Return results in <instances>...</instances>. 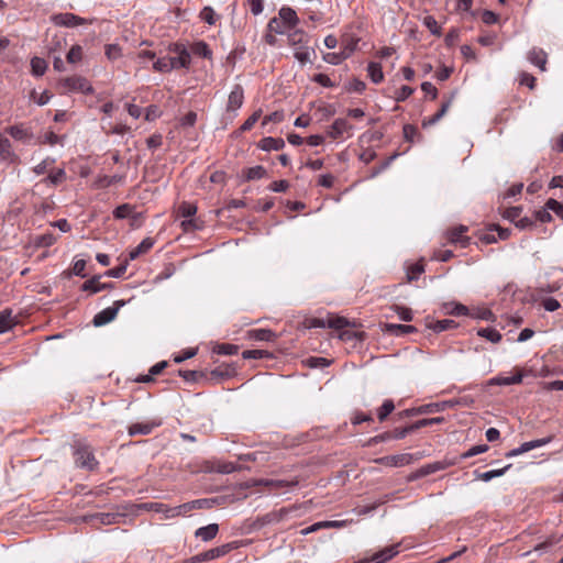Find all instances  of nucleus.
<instances>
[{"instance_id": "58", "label": "nucleus", "mask_w": 563, "mask_h": 563, "mask_svg": "<svg viewBox=\"0 0 563 563\" xmlns=\"http://www.w3.org/2000/svg\"><path fill=\"white\" fill-rule=\"evenodd\" d=\"M398 156L397 153L393 154L390 157H388L384 163H382L378 167H374L371 170L369 178H375L377 175H379L383 170H385L390 163Z\"/></svg>"}, {"instance_id": "34", "label": "nucleus", "mask_w": 563, "mask_h": 563, "mask_svg": "<svg viewBox=\"0 0 563 563\" xmlns=\"http://www.w3.org/2000/svg\"><path fill=\"white\" fill-rule=\"evenodd\" d=\"M288 43L297 48L303 46L307 43V34L301 30H295L288 34Z\"/></svg>"}, {"instance_id": "11", "label": "nucleus", "mask_w": 563, "mask_h": 563, "mask_svg": "<svg viewBox=\"0 0 563 563\" xmlns=\"http://www.w3.org/2000/svg\"><path fill=\"white\" fill-rule=\"evenodd\" d=\"M161 420H152V421H144V422H135L132 423L129 427V434L131 437L139 435V434H150L155 428L161 426Z\"/></svg>"}, {"instance_id": "25", "label": "nucleus", "mask_w": 563, "mask_h": 563, "mask_svg": "<svg viewBox=\"0 0 563 563\" xmlns=\"http://www.w3.org/2000/svg\"><path fill=\"white\" fill-rule=\"evenodd\" d=\"M384 329L386 332L397 335V336L405 335L407 333H413L417 331V329L413 325L395 324V323H386Z\"/></svg>"}, {"instance_id": "23", "label": "nucleus", "mask_w": 563, "mask_h": 563, "mask_svg": "<svg viewBox=\"0 0 563 563\" xmlns=\"http://www.w3.org/2000/svg\"><path fill=\"white\" fill-rule=\"evenodd\" d=\"M522 382V374L518 372L516 375L512 376H496L488 380V385H499V386H507V385H515L520 384Z\"/></svg>"}, {"instance_id": "41", "label": "nucleus", "mask_w": 563, "mask_h": 563, "mask_svg": "<svg viewBox=\"0 0 563 563\" xmlns=\"http://www.w3.org/2000/svg\"><path fill=\"white\" fill-rule=\"evenodd\" d=\"M452 405L453 404L451 401H443V402H439V404H428V405H422V406L418 407L417 411L420 412V415L432 413V412L443 410L446 406H452Z\"/></svg>"}, {"instance_id": "64", "label": "nucleus", "mask_w": 563, "mask_h": 563, "mask_svg": "<svg viewBox=\"0 0 563 563\" xmlns=\"http://www.w3.org/2000/svg\"><path fill=\"white\" fill-rule=\"evenodd\" d=\"M128 264L124 263L122 265H119L117 267H113L104 273L106 276L112 277V278H120L123 276V274L126 272Z\"/></svg>"}, {"instance_id": "36", "label": "nucleus", "mask_w": 563, "mask_h": 563, "mask_svg": "<svg viewBox=\"0 0 563 563\" xmlns=\"http://www.w3.org/2000/svg\"><path fill=\"white\" fill-rule=\"evenodd\" d=\"M47 69V63L44 58L33 57L31 59V70L34 76H43Z\"/></svg>"}, {"instance_id": "46", "label": "nucleus", "mask_w": 563, "mask_h": 563, "mask_svg": "<svg viewBox=\"0 0 563 563\" xmlns=\"http://www.w3.org/2000/svg\"><path fill=\"white\" fill-rule=\"evenodd\" d=\"M349 58V52L327 53L323 55V60L331 65H339L342 60Z\"/></svg>"}, {"instance_id": "48", "label": "nucleus", "mask_w": 563, "mask_h": 563, "mask_svg": "<svg viewBox=\"0 0 563 563\" xmlns=\"http://www.w3.org/2000/svg\"><path fill=\"white\" fill-rule=\"evenodd\" d=\"M251 336L258 341H272L275 333L268 329H255L251 331Z\"/></svg>"}, {"instance_id": "42", "label": "nucleus", "mask_w": 563, "mask_h": 563, "mask_svg": "<svg viewBox=\"0 0 563 563\" xmlns=\"http://www.w3.org/2000/svg\"><path fill=\"white\" fill-rule=\"evenodd\" d=\"M477 334L492 343H498L501 340V334L494 328H482Z\"/></svg>"}, {"instance_id": "28", "label": "nucleus", "mask_w": 563, "mask_h": 563, "mask_svg": "<svg viewBox=\"0 0 563 563\" xmlns=\"http://www.w3.org/2000/svg\"><path fill=\"white\" fill-rule=\"evenodd\" d=\"M154 245V241L151 238L144 239L134 250L129 254L131 261L137 258L141 254L148 252Z\"/></svg>"}, {"instance_id": "50", "label": "nucleus", "mask_w": 563, "mask_h": 563, "mask_svg": "<svg viewBox=\"0 0 563 563\" xmlns=\"http://www.w3.org/2000/svg\"><path fill=\"white\" fill-rule=\"evenodd\" d=\"M192 52L205 58H210L212 53L207 43L200 41L192 45Z\"/></svg>"}, {"instance_id": "20", "label": "nucleus", "mask_w": 563, "mask_h": 563, "mask_svg": "<svg viewBox=\"0 0 563 563\" xmlns=\"http://www.w3.org/2000/svg\"><path fill=\"white\" fill-rule=\"evenodd\" d=\"M278 16L290 30L299 22L296 11L289 7H283L278 12Z\"/></svg>"}, {"instance_id": "4", "label": "nucleus", "mask_w": 563, "mask_h": 563, "mask_svg": "<svg viewBox=\"0 0 563 563\" xmlns=\"http://www.w3.org/2000/svg\"><path fill=\"white\" fill-rule=\"evenodd\" d=\"M52 21L55 25L64 27H76L92 23V21H88L81 16H78L69 12L54 14L52 16Z\"/></svg>"}, {"instance_id": "55", "label": "nucleus", "mask_w": 563, "mask_h": 563, "mask_svg": "<svg viewBox=\"0 0 563 563\" xmlns=\"http://www.w3.org/2000/svg\"><path fill=\"white\" fill-rule=\"evenodd\" d=\"M313 52L310 51L308 47H305V46H300L297 48V51L295 52V57L301 63V64H306L308 62H310V57H311V54Z\"/></svg>"}, {"instance_id": "59", "label": "nucleus", "mask_w": 563, "mask_h": 563, "mask_svg": "<svg viewBox=\"0 0 563 563\" xmlns=\"http://www.w3.org/2000/svg\"><path fill=\"white\" fill-rule=\"evenodd\" d=\"M547 209H550L553 211L558 217H560L563 220V203L559 202L558 200L550 198L547 201Z\"/></svg>"}, {"instance_id": "39", "label": "nucleus", "mask_w": 563, "mask_h": 563, "mask_svg": "<svg viewBox=\"0 0 563 563\" xmlns=\"http://www.w3.org/2000/svg\"><path fill=\"white\" fill-rule=\"evenodd\" d=\"M450 464L444 463V462H433L430 464H426L419 470V474L421 476H427V475L433 474L435 472L442 471V470L446 468Z\"/></svg>"}, {"instance_id": "33", "label": "nucleus", "mask_w": 563, "mask_h": 563, "mask_svg": "<svg viewBox=\"0 0 563 563\" xmlns=\"http://www.w3.org/2000/svg\"><path fill=\"white\" fill-rule=\"evenodd\" d=\"M170 63L174 65V69L176 68H188L191 62V56L188 51H183L180 55L176 57H168Z\"/></svg>"}, {"instance_id": "19", "label": "nucleus", "mask_w": 563, "mask_h": 563, "mask_svg": "<svg viewBox=\"0 0 563 563\" xmlns=\"http://www.w3.org/2000/svg\"><path fill=\"white\" fill-rule=\"evenodd\" d=\"M285 146V141L280 137H264L260 141L258 147L263 151H279Z\"/></svg>"}, {"instance_id": "14", "label": "nucleus", "mask_w": 563, "mask_h": 563, "mask_svg": "<svg viewBox=\"0 0 563 563\" xmlns=\"http://www.w3.org/2000/svg\"><path fill=\"white\" fill-rule=\"evenodd\" d=\"M18 323L16 318L13 316V311L7 308L0 312V334L8 332Z\"/></svg>"}, {"instance_id": "51", "label": "nucleus", "mask_w": 563, "mask_h": 563, "mask_svg": "<svg viewBox=\"0 0 563 563\" xmlns=\"http://www.w3.org/2000/svg\"><path fill=\"white\" fill-rule=\"evenodd\" d=\"M239 351V347L238 345H234V344H229V343H222V344H219L216 349H214V352L217 354H220V355H233V354H236Z\"/></svg>"}, {"instance_id": "6", "label": "nucleus", "mask_w": 563, "mask_h": 563, "mask_svg": "<svg viewBox=\"0 0 563 563\" xmlns=\"http://www.w3.org/2000/svg\"><path fill=\"white\" fill-rule=\"evenodd\" d=\"M413 461L412 454L400 453L395 455H387L375 460L377 464H382L388 467H400L409 465Z\"/></svg>"}, {"instance_id": "35", "label": "nucleus", "mask_w": 563, "mask_h": 563, "mask_svg": "<svg viewBox=\"0 0 563 563\" xmlns=\"http://www.w3.org/2000/svg\"><path fill=\"white\" fill-rule=\"evenodd\" d=\"M428 327L430 329H432L434 332L440 333V332L446 331L449 329L455 328L456 323H455L454 320L443 319V320H438V321H434V322H430L428 324Z\"/></svg>"}, {"instance_id": "61", "label": "nucleus", "mask_w": 563, "mask_h": 563, "mask_svg": "<svg viewBox=\"0 0 563 563\" xmlns=\"http://www.w3.org/2000/svg\"><path fill=\"white\" fill-rule=\"evenodd\" d=\"M200 18L210 25H213L216 23V13L213 9L210 7H205L201 10Z\"/></svg>"}, {"instance_id": "38", "label": "nucleus", "mask_w": 563, "mask_h": 563, "mask_svg": "<svg viewBox=\"0 0 563 563\" xmlns=\"http://www.w3.org/2000/svg\"><path fill=\"white\" fill-rule=\"evenodd\" d=\"M265 176H266V169L261 165L253 166V167L246 168L244 170V177L247 181L261 179Z\"/></svg>"}, {"instance_id": "17", "label": "nucleus", "mask_w": 563, "mask_h": 563, "mask_svg": "<svg viewBox=\"0 0 563 563\" xmlns=\"http://www.w3.org/2000/svg\"><path fill=\"white\" fill-rule=\"evenodd\" d=\"M352 126L344 119H336L330 126L328 134L332 139L342 137Z\"/></svg>"}, {"instance_id": "62", "label": "nucleus", "mask_w": 563, "mask_h": 563, "mask_svg": "<svg viewBox=\"0 0 563 563\" xmlns=\"http://www.w3.org/2000/svg\"><path fill=\"white\" fill-rule=\"evenodd\" d=\"M550 211L551 210L547 209V205H545L543 209L537 210L534 212V219L542 223L551 222L552 216H551Z\"/></svg>"}, {"instance_id": "31", "label": "nucleus", "mask_w": 563, "mask_h": 563, "mask_svg": "<svg viewBox=\"0 0 563 563\" xmlns=\"http://www.w3.org/2000/svg\"><path fill=\"white\" fill-rule=\"evenodd\" d=\"M510 467H511V464H508L505 467L498 468V470H490V471H487V472H484V473H477L476 472V478L481 479L483 482H489L493 478L503 476Z\"/></svg>"}, {"instance_id": "44", "label": "nucleus", "mask_w": 563, "mask_h": 563, "mask_svg": "<svg viewBox=\"0 0 563 563\" xmlns=\"http://www.w3.org/2000/svg\"><path fill=\"white\" fill-rule=\"evenodd\" d=\"M153 69L159 73H169L174 69V65L170 63L168 57L157 58L153 63Z\"/></svg>"}, {"instance_id": "2", "label": "nucleus", "mask_w": 563, "mask_h": 563, "mask_svg": "<svg viewBox=\"0 0 563 563\" xmlns=\"http://www.w3.org/2000/svg\"><path fill=\"white\" fill-rule=\"evenodd\" d=\"M75 464L88 471H93L98 467V461L95 457L93 451L87 444L78 443L74 448Z\"/></svg>"}, {"instance_id": "32", "label": "nucleus", "mask_w": 563, "mask_h": 563, "mask_svg": "<svg viewBox=\"0 0 563 563\" xmlns=\"http://www.w3.org/2000/svg\"><path fill=\"white\" fill-rule=\"evenodd\" d=\"M327 324H328V328H330V329H335V330H341V331L351 325V323L347 319H345L343 317L333 316V314H329L327 317Z\"/></svg>"}, {"instance_id": "1", "label": "nucleus", "mask_w": 563, "mask_h": 563, "mask_svg": "<svg viewBox=\"0 0 563 563\" xmlns=\"http://www.w3.org/2000/svg\"><path fill=\"white\" fill-rule=\"evenodd\" d=\"M57 86L62 93L81 92L89 95L93 91L90 82L82 76H70L62 78L58 80Z\"/></svg>"}, {"instance_id": "37", "label": "nucleus", "mask_w": 563, "mask_h": 563, "mask_svg": "<svg viewBox=\"0 0 563 563\" xmlns=\"http://www.w3.org/2000/svg\"><path fill=\"white\" fill-rule=\"evenodd\" d=\"M267 29L269 32H274L276 34H284L288 32L290 29L279 19V16H275L269 20L267 24Z\"/></svg>"}, {"instance_id": "15", "label": "nucleus", "mask_w": 563, "mask_h": 563, "mask_svg": "<svg viewBox=\"0 0 563 563\" xmlns=\"http://www.w3.org/2000/svg\"><path fill=\"white\" fill-rule=\"evenodd\" d=\"M244 100V91L240 85H236L229 95L228 110L235 111L242 107Z\"/></svg>"}, {"instance_id": "22", "label": "nucleus", "mask_w": 563, "mask_h": 563, "mask_svg": "<svg viewBox=\"0 0 563 563\" xmlns=\"http://www.w3.org/2000/svg\"><path fill=\"white\" fill-rule=\"evenodd\" d=\"M111 285L110 284H102L100 283V276H93L92 278L86 280L82 285H81V290L82 291H90L91 294H96V292H99L103 289H107L109 288Z\"/></svg>"}, {"instance_id": "8", "label": "nucleus", "mask_w": 563, "mask_h": 563, "mask_svg": "<svg viewBox=\"0 0 563 563\" xmlns=\"http://www.w3.org/2000/svg\"><path fill=\"white\" fill-rule=\"evenodd\" d=\"M468 231L466 225H459L448 231V240L452 244H459L462 247H465L470 243V238L465 235Z\"/></svg>"}, {"instance_id": "56", "label": "nucleus", "mask_w": 563, "mask_h": 563, "mask_svg": "<svg viewBox=\"0 0 563 563\" xmlns=\"http://www.w3.org/2000/svg\"><path fill=\"white\" fill-rule=\"evenodd\" d=\"M262 111L257 110L255 111L251 117H249L245 122L241 125V131L246 132L250 131L254 124L258 121L261 118Z\"/></svg>"}, {"instance_id": "9", "label": "nucleus", "mask_w": 563, "mask_h": 563, "mask_svg": "<svg viewBox=\"0 0 563 563\" xmlns=\"http://www.w3.org/2000/svg\"><path fill=\"white\" fill-rule=\"evenodd\" d=\"M353 520H332V521H319L311 526H309L306 529L301 530V534L307 536L309 533L316 532L319 529H327V528H344L347 525L352 523Z\"/></svg>"}, {"instance_id": "10", "label": "nucleus", "mask_w": 563, "mask_h": 563, "mask_svg": "<svg viewBox=\"0 0 563 563\" xmlns=\"http://www.w3.org/2000/svg\"><path fill=\"white\" fill-rule=\"evenodd\" d=\"M235 373L236 371L234 366L229 364H222L217 368L212 369L209 374V377L206 376V378L214 383H220L223 379L234 376Z\"/></svg>"}, {"instance_id": "47", "label": "nucleus", "mask_w": 563, "mask_h": 563, "mask_svg": "<svg viewBox=\"0 0 563 563\" xmlns=\"http://www.w3.org/2000/svg\"><path fill=\"white\" fill-rule=\"evenodd\" d=\"M104 54L109 60L114 62L122 57V48L117 44H107Z\"/></svg>"}, {"instance_id": "49", "label": "nucleus", "mask_w": 563, "mask_h": 563, "mask_svg": "<svg viewBox=\"0 0 563 563\" xmlns=\"http://www.w3.org/2000/svg\"><path fill=\"white\" fill-rule=\"evenodd\" d=\"M67 62L70 64H76L82 59V47L80 45H73L67 53Z\"/></svg>"}, {"instance_id": "52", "label": "nucleus", "mask_w": 563, "mask_h": 563, "mask_svg": "<svg viewBox=\"0 0 563 563\" xmlns=\"http://www.w3.org/2000/svg\"><path fill=\"white\" fill-rule=\"evenodd\" d=\"M424 272V266L422 263H416L413 265H411L409 268H408V272H407V277H408V280L411 282V280H416L419 278V276Z\"/></svg>"}, {"instance_id": "53", "label": "nucleus", "mask_w": 563, "mask_h": 563, "mask_svg": "<svg viewBox=\"0 0 563 563\" xmlns=\"http://www.w3.org/2000/svg\"><path fill=\"white\" fill-rule=\"evenodd\" d=\"M179 375L186 380V382H198L201 378H205L206 375L202 372L198 371H179Z\"/></svg>"}, {"instance_id": "3", "label": "nucleus", "mask_w": 563, "mask_h": 563, "mask_svg": "<svg viewBox=\"0 0 563 563\" xmlns=\"http://www.w3.org/2000/svg\"><path fill=\"white\" fill-rule=\"evenodd\" d=\"M236 547L238 545L234 542L222 544L220 547H217V548H213L208 551H205V552L194 555L190 559V563H200V562L212 561L214 559L224 556L233 549H236Z\"/></svg>"}, {"instance_id": "5", "label": "nucleus", "mask_w": 563, "mask_h": 563, "mask_svg": "<svg viewBox=\"0 0 563 563\" xmlns=\"http://www.w3.org/2000/svg\"><path fill=\"white\" fill-rule=\"evenodd\" d=\"M125 302L123 300H117L114 301L112 307H108L100 312H98L92 320L93 325L96 327H102L112 320L115 319L119 310L121 307H123Z\"/></svg>"}, {"instance_id": "40", "label": "nucleus", "mask_w": 563, "mask_h": 563, "mask_svg": "<svg viewBox=\"0 0 563 563\" xmlns=\"http://www.w3.org/2000/svg\"><path fill=\"white\" fill-rule=\"evenodd\" d=\"M395 404L391 399L384 400L383 405L377 409V418L380 422L385 421L387 417L394 411Z\"/></svg>"}, {"instance_id": "7", "label": "nucleus", "mask_w": 563, "mask_h": 563, "mask_svg": "<svg viewBox=\"0 0 563 563\" xmlns=\"http://www.w3.org/2000/svg\"><path fill=\"white\" fill-rule=\"evenodd\" d=\"M552 439H553V437H547V438L525 442L519 448L509 451L506 454V456L507 457L517 456L519 454L529 452L533 449L547 445L548 443H550L552 441Z\"/></svg>"}, {"instance_id": "60", "label": "nucleus", "mask_w": 563, "mask_h": 563, "mask_svg": "<svg viewBox=\"0 0 563 563\" xmlns=\"http://www.w3.org/2000/svg\"><path fill=\"white\" fill-rule=\"evenodd\" d=\"M388 440H391V432L387 431V432H383L380 434H377L371 439H368V441L366 442V446H373V445H376L378 443H382V442H385V441H388Z\"/></svg>"}, {"instance_id": "45", "label": "nucleus", "mask_w": 563, "mask_h": 563, "mask_svg": "<svg viewBox=\"0 0 563 563\" xmlns=\"http://www.w3.org/2000/svg\"><path fill=\"white\" fill-rule=\"evenodd\" d=\"M66 179V173L63 168L52 172L43 181L54 186L62 184Z\"/></svg>"}, {"instance_id": "18", "label": "nucleus", "mask_w": 563, "mask_h": 563, "mask_svg": "<svg viewBox=\"0 0 563 563\" xmlns=\"http://www.w3.org/2000/svg\"><path fill=\"white\" fill-rule=\"evenodd\" d=\"M7 133H9L14 140L18 141H29L32 139V132L25 128L23 124H16L7 128Z\"/></svg>"}, {"instance_id": "12", "label": "nucleus", "mask_w": 563, "mask_h": 563, "mask_svg": "<svg viewBox=\"0 0 563 563\" xmlns=\"http://www.w3.org/2000/svg\"><path fill=\"white\" fill-rule=\"evenodd\" d=\"M528 60L539 67L541 71L547 70L548 54L539 47H533L528 53Z\"/></svg>"}, {"instance_id": "54", "label": "nucleus", "mask_w": 563, "mask_h": 563, "mask_svg": "<svg viewBox=\"0 0 563 563\" xmlns=\"http://www.w3.org/2000/svg\"><path fill=\"white\" fill-rule=\"evenodd\" d=\"M86 261L85 260H76L74 262L71 271L68 273V275H76L79 277H86L85 268H86Z\"/></svg>"}, {"instance_id": "21", "label": "nucleus", "mask_w": 563, "mask_h": 563, "mask_svg": "<svg viewBox=\"0 0 563 563\" xmlns=\"http://www.w3.org/2000/svg\"><path fill=\"white\" fill-rule=\"evenodd\" d=\"M218 531L219 526L217 523H210L208 526L198 528L195 532V536L207 542L214 539L218 534Z\"/></svg>"}, {"instance_id": "63", "label": "nucleus", "mask_w": 563, "mask_h": 563, "mask_svg": "<svg viewBox=\"0 0 563 563\" xmlns=\"http://www.w3.org/2000/svg\"><path fill=\"white\" fill-rule=\"evenodd\" d=\"M174 510H175V518L179 517V516H185L186 514L195 510V505H192L191 501H188V503H185V504H181L178 506H174Z\"/></svg>"}, {"instance_id": "27", "label": "nucleus", "mask_w": 563, "mask_h": 563, "mask_svg": "<svg viewBox=\"0 0 563 563\" xmlns=\"http://www.w3.org/2000/svg\"><path fill=\"white\" fill-rule=\"evenodd\" d=\"M261 484L265 486H269L273 489H279V488H292L296 487L299 484L298 479H291V481H285V479H265L261 481Z\"/></svg>"}, {"instance_id": "57", "label": "nucleus", "mask_w": 563, "mask_h": 563, "mask_svg": "<svg viewBox=\"0 0 563 563\" xmlns=\"http://www.w3.org/2000/svg\"><path fill=\"white\" fill-rule=\"evenodd\" d=\"M156 54L150 49H142L136 55L139 63L143 66H145L150 60H154Z\"/></svg>"}, {"instance_id": "30", "label": "nucleus", "mask_w": 563, "mask_h": 563, "mask_svg": "<svg viewBox=\"0 0 563 563\" xmlns=\"http://www.w3.org/2000/svg\"><path fill=\"white\" fill-rule=\"evenodd\" d=\"M148 509L158 514H163L165 519L175 518L174 507H170L163 503H151L148 504Z\"/></svg>"}, {"instance_id": "13", "label": "nucleus", "mask_w": 563, "mask_h": 563, "mask_svg": "<svg viewBox=\"0 0 563 563\" xmlns=\"http://www.w3.org/2000/svg\"><path fill=\"white\" fill-rule=\"evenodd\" d=\"M398 544H393L369 556L372 563H385L399 553Z\"/></svg>"}, {"instance_id": "43", "label": "nucleus", "mask_w": 563, "mask_h": 563, "mask_svg": "<svg viewBox=\"0 0 563 563\" xmlns=\"http://www.w3.org/2000/svg\"><path fill=\"white\" fill-rule=\"evenodd\" d=\"M178 216L185 219H192L197 212V207L190 202H183L178 207Z\"/></svg>"}, {"instance_id": "29", "label": "nucleus", "mask_w": 563, "mask_h": 563, "mask_svg": "<svg viewBox=\"0 0 563 563\" xmlns=\"http://www.w3.org/2000/svg\"><path fill=\"white\" fill-rule=\"evenodd\" d=\"M367 73L374 84H379L384 80V73L379 63L371 62L367 66Z\"/></svg>"}, {"instance_id": "24", "label": "nucleus", "mask_w": 563, "mask_h": 563, "mask_svg": "<svg viewBox=\"0 0 563 563\" xmlns=\"http://www.w3.org/2000/svg\"><path fill=\"white\" fill-rule=\"evenodd\" d=\"M139 216V213H134V207L130 203L120 205L113 210V217L115 219H126L132 217L133 221H135Z\"/></svg>"}, {"instance_id": "26", "label": "nucleus", "mask_w": 563, "mask_h": 563, "mask_svg": "<svg viewBox=\"0 0 563 563\" xmlns=\"http://www.w3.org/2000/svg\"><path fill=\"white\" fill-rule=\"evenodd\" d=\"M451 103H452V98H449L446 101H443L439 111L435 114H433L431 118L423 120L422 125L428 126V125H433L437 122H439L445 115L448 110L450 109Z\"/></svg>"}, {"instance_id": "16", "label": "nucleus", "mask_w": 563, "mask_h": 563, "mask_svg": "<svg viewBox=\"0 0 563 563\" xmlns=\"http://www.w3.org/2000/svg\"><path fill=\"white\" fill-rule=\"evenodd\" d=\"M0 158L13 163L18 159V156L12 150L11 142L8 137L0 134Z\"/></svg>"}]
</instances>
